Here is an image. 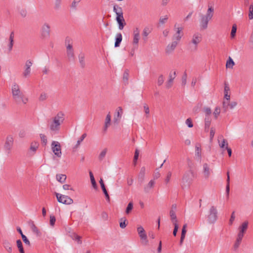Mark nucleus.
I'll return each instance as SVG.
<instances>
[{"instance_id": "nucleus-38", "label": "nucleus", "mask_w": 253, "mask_h": 253, "mask_svg": "<svg viewBox=\"0 0 253 253\" xmlns=\"http://www.w3.org/2000/svg\"><path fill=\"white\" fill-rule=\"evenodd\" d=\"M133 202H130L127 206V207L126 209V214H129L130 212L133 209Z\"/></svg>"}, {"instance_id": "nucleus-17", "label": "nucleus", "mask_w": 253, "mask_h": 253, "mask_svg": "<svg viewBox=\"0 0 253 253\" xmlns=\"http://www.w3.org/2000/svg\"><path fill=\"white\" fill-rule=\"evenodd\" d=\"M178 44L177 41H173L170 44L168 45L166 49V52L167 53H170L172 52Z\"/></svg>"}, {"instance_id": "nucleus-9", "label": "nucleus", "mask_w": 253, "mask_h": 253, "mask_svg": "<svg viewBox=\"0 0 253 253\" xmlns=\"http://www.w3.org/2000/svg\"><path fill=\"white\" fill-rule=\"evenodd\" d=\"M137 231L141 240L142 241V244L145 245H147L148 241L147 240V235L143 227L141 226L138 227Z\"/></svg>"}, {"instance_id": "nucleus-8", "label": "nucleus", "mask_w": 253, "mask_h": 253, "mask_svg": "<svg viewBox=\"0 0 253 253\" xmlns=\"http://www.w3.org/2000/svg\"><path fill=\"white\" fill-rule=\"evenodd\" d=\"M51 146L54 155L57 157L60 158L62 154L60 144L58 141H53Z\"/></svg>"}, {"instance_id": "nucleus-43", "label": "nucleus", "mask_w": 253, "mask_h": 253, "mask_svg": "<svg viewBox=\"0 0 253 253\" xmlns=\"http://www.w3.org/2000/svg\"><path fill=\"white\" fill-rule=\"evenodd\" d=\"M177 220H175V222H173V225H174V229L173 231V235L174 236H176L177 234V232L179 228L178 225L177 223Z\"/></svg>"}, {"instance_id": "nucleus-5", "label": "nucleus", "mask_w": 253, "mask_h": 253, "mask_svg": "<svg viewBox=\"0 0 253 253\" xmlns=\"http://www.w3.org/2000/svg\"><path fill=\"white\" fill-rule=\"evenodd\" d=\"M55 195L57 201L59 203L66 205H70L73 203V200L68 196L62 195L56 192H55Z\"/></svg>"}, {"instance_id": "nucleus-49", "label": "nucleus", "mask_w": 253, "mask_h": 253, "mask_svg": "<svg viewBox=\"0 0 253 253\" xmlns=\"http://www.w3.org/2000/svg\"><path fill=\"white\" fill-rule=\"evenodd\" d=\"M218 143H219V146L220 147V148H221L222 149L224 148L225 146H226V147L228 146V142H227V140L225 139H223V140L221 143H220V141L218 140Z\"/></svg>"}, {"instance_id": "nucleus-63", "label": "nucleus", "mask_w": 253, "mask_h": 253, "mask_svg": "<svg viewBox=\"0 0 253 253\" xmlns=\"http://www.w3.org/2000/svg\"><path fill=\"white\" fill-rule=\"evenodd\" d=\"M204 112L206 114V116H209L211 113V109L209 107H206L204 109Z\"/></svg>"}, {"instance_id": "nucleus-16", "label": "nucleus", "mask_w": 253, "mask_h": 253, "mask_svg": "<svg viewBox=\"0 0 253 253\" xmlns=\"http://www.w3.org/2000/svg\"><path fill=\"white\" fill-rule=\"evenodd\" d=\"M201 40L202 36L200 34L196 33L193 35L192 42L196 45L195 48V50L197 49V44L201 41Z\"/></svg>"}, {"instance_id": "nucleus-47", "label": "nucleus", "mask_w": 253, "mask_h": 253, "mask_svg": "<svg viewBox=\"0 0 253 253\" xmlns=\"http://www.w3.org/2000/svg\"><path fill=\"white\" fill-rule=\"evenodd\" d=\"M249 18L250 20L253 19V3L251 4L249 8Z\"/></svg>"}, {"instance_id": "nucleus-15", "label": "nucleus", "mask_w": 253, "mask_h": 253, "mask_svg": "<svg viewBox=\"0 0 253 253\" xmlns=\"http://www.w3.org/2000/svg\"><path fill=\"white\" fill-rule=\"evenodd\" d=\"M146 169L144 167L141 168L140 171L138 175V180L140 184H142L144 181Z\"/></svg>"}, {"instance_id": "nucleus-10", "label": "nucleus", "mask_w": 253, "mask_h": 253, "mask_svg": "<svg viewBox=\"0 0 253 253\" xmlns=\"http://www.w3.org/2000/svg\"><path fill=\"white\" fill-rule=\"evenodd\" d=\"M217 211L214 206H211L208 215V220L210 223H214L217 218Z\"/></svg>"}, {"instance_id": "nucleus-64", "label": "nucleus", "mask_w": 253, "mask_h": 253, "mask_svg": "<svg viewBox=\"0 0 253 253\" xmlns=\"http://www.w3.org/2000/svg\"><path fill=\"white\" fill-rule=\"evenodd\" d=\"M101 217L104 220H108V216L107 213L105 211H103L101 213Z\"/></svg>"}, {"instance_id": "nucleus-54", "label": "nucleus", "mask_w": 253, "mask_h": 253, "mask_svg": "<svg viewBox=\"0 0 253 253\" xmlns=\"http://www.w3.org/2000/svg\"><path fill=\"white\" fill-rule=\"evenodd\" d=\"M186 80H187V74L186 72H184L182 77V84L183 85H185L186 84Z\"/></svg>"}, {"instance_id": "nucleus-4", "label": "nucleus", "mask_w": 253, "mask_h": 253, "mask_svg": "<svg viewBox=\"0 0 253 253\" xmlns=\"http://www.w3.org/2000/svg\"><path fill=\"white\" fill-rule=\"evenodd\" d=\"M189 167L190 168L189 170L185 172L182 177L181 181V187L182 189L184 187H189L192 183L193 178L195 176V174L193 170H192L191 165L188 163Z\"/></svg>"}, {"instance_id": "nucleus-61", "label": "nucleus", "mask_w": 253, "mask_h": 253, "mask_svg": "<svg viewBox=\"0 0 253 253\" xmlns=\"http://www.w3.org/2000/svg\"><path fill=\"white\" fill-rule=\"evenodd\" d=\"M139 151L137 149H136L134 152V157H133L134 161H137V160L138 159V157H139Z\"/></svg>"}, {"instance_id": "nucleus-46", "label": "nucleus", "mask_w": 253, "mask_h": 253, "mask_svg": "<svg viewBox=\"0 0 253 253\" xmlns=\"http://www.w3.org/2000/svg\"><path fill=\"white\" fill-rule=\"evenodd\" d=\"M242 239H243V238L237 236V238L236 242L234 244V248L235 249H237L239 247L240 243H241Z\"/></svg>"}, {"instance_id": "nucleus-7", "label": "nucleus", "mask_w": 253, "mask_h": 253, "mask_svg": "<svg viewBox=\"0 0 253 253\" xmlns=\"http://www.w3.org/2000/svg\"><path fill=\"white\" fill-rule=\"evenodd\" d=\"M14 143L13 136L11 135H8L6 138L4 145V149L7 154L11 153V150L12 148Z\"/></svg>"}, {"instance_id": "nucleus-60", "label": "nucleus", "mask_w": 253, "mask_h": 253, "mask_svg": "<svg viewBox=\"0 0 253 253\" xmlns=\"http://www.w3.org/2000/svg\"><path fill=\"white\" fill-rule=\"evenodd\" d=\"M235 211H233L231 214V217H230V220H229V224L230 225H232V223H233V222L234 221V220H235Z\"/></svg>"}, {"instance_id": "nucleus-3", "label": "nucleus", "mask_w": 253, "mask_h": 253, "mask_svg": "<svg viewBox=\"0 0 253 253\" xmlns=\"http://www.w3.org/2000/svg\"><path fill=\"white\" fill-rule=\"evenodd\" d=\"M213 12L214 8L209 5L206 14L201 16L200 27L201 29L205 30L207 28L209 21L212 18Z\"/></svg>"}, {"instance_id": "nucleus-51", "label": "nucleus", "mask_w": 253, "mask_h": 253, "mask_svg": "<svg viewBox=\"0 0 253 253\" xmlns=\"http://www.w3.org/2000/svg\"><path fill=\"white\" fill-rule=\"evenodd\" d=\"M24 243L29 246H31V244L30 241H29L28 239L27 238V237L25 235H22V236L21 237Z\"/></svg>"}, {"instance_id": "nucleus-12", "label": "nucleus", "mask_w": 253, "mask_h": 253, "mask_svg": "<svg viewBox=\"0 0 253 253\" xmlns=\"http://www.w3.org/2000/svg\"><path fill=\"white\" fill-rule=\"evenodd\" d=\"M28 223L29 225L30 226L31 229L33 232H34L35 234H36V235L38 237H41L42 235V233L40 232V231L39 230V229L37 228V227L35 225L34 221L32 220H30Z\"/></svg>"}, {"instance_id": "nucleus-14", "label": "nucleus", "mask_w": 253, "mask_h": 253, "mask_svg": "<svg viewBox=\"0 0 253 253\" xmlns=\"http://www.w3.org/2000/svg\"><path fill=\"white\" fill-rule=\"evenodd\" d=\"M32 65V62L30 60H27L25 64V69L23 73V76L26 78L28 76H29L31 73V66Z\"/></svg>"}, {"instance_id": "nucleus-56", "label": "nucleus", "mask_w": 253, "mask_h": 253, "mask_svg": "<svg viewBox=\"0 0 253 253\" xmlns=\"http://www.w3.org/2000/svg\"><path fill=\"white\" fill-rule=\"evenodd\" d=\"M186 124L187 125V126L189 127H192L193 126V123H192V120L191 118H188L186 120Z\"/></svg>"}, {"instance_id": "nucleus-44", "label": "nucleus", "mask_w": 253, "mask_h": 253, "mask_svg": "<svg viewBox=\"0 0 253 253\" xmlns=\"http://www.w3.org/2000/svg\"><path fill=\"white\" fill-rule=\"evenodd\" d=\"M107 151V149L105 148L100 153V154H99V157H98L99 160L100 161L102 160V159L105 157V156L106 154Z\"/></svg>"}, {"instance_id": "nucleus-2", "label": "nucleus", "mask_w": 253, "mask_h": 253, "mask_svg": "<svg viewBox=\"0 0 253 253\" xmlns=\"http://www.w3.org/2000/svg\"><path fill=\"white\" fill-rule=\"evenodd\" d=\"M64 121V114L60 111L52 118V121L49 125L50 129L52 131H58L60 128V125Z\"/></svg>"}, {"instance_id": "nucleus-31", "label": "nucleus", "mask_w": 253, "mask_h": 253, "mask_svg": "<svg viewBox=\"0 0 253 253\" xmlns=\"http://www.w3.org/2000/svg\"><path fill=\"white\" fill-rule=\"evenodd\" d=\"M67 55L68 58V60L69 61H74L75 60V55L74 50H67Z\"/></svg>"}, {"instance_id": "nucleus-24", "label": "nucleus", "mask_w": 253, "mask_h": 253, "mask_svg": "<svg viewBox=\"0 0 253 253\" xmlns=\"http://www.w3.org/2000/svg\"><path fill=\"white\" fill-rule=\"evenodd\" d=\"M79 62L80 66L82 68H84L85 66V63L84 61V53L81 52L78 56Z\"/></svg>"}, {"instance_id": "nucleus-45", "label": "nucleus", "mask_w": 253, "mask_h": 253, "mask_svg": "<svg viewBox=\"0 0 253 253\" xmlns=\"http://www.w3.org/2000/svg\"><path fill=\"white\" fill-rule=\"evenodd\" d=\"M86 133H84L83 134H82V135L81 136V137L80 138V139L77 141V143L76 144V145H75V147H78V146H79L80 145V143H81V142H82L83 141V140L86 137Z\"/></svg>"}, {"instance_id": "nucleus-50", "label": "nucleus", "mask_w": 253, "mask_h": 253, "mask_svg": "<svg viewBox=\"0 0 253 253\" xmlns=\"http://www.w3.org/2000/svg\"><path fill=\"white\" fill-rule=\"evenodd\" d=\"M40 137L42 143L44 145H46L47 143V139L46 136L44 134H40Z\"/></svg>"}, {"instance_id": "nucleus-1", "label": "nucleus", "mask_w": 253, "mask_h": 253, "mask_svg": "<svg viewBox=\"0 0 253 253\" xmlns=\"http://www.w3.org/2000/svg\"><path fill=\"white\" fill-rule=\"evenodd\" d=\"M12 94L13 99L17 104L23 102L26 104L28 101V98L24 97L23 92L21 91L19 86L14 84L12 86Z\"/></svg>"}, {"instance_id": "nucleus-58", "label": "nucleus", "mask_w": 253, "mask_h": 253, "mask_svg": "<svg viewBox=\"0 0 253 253\" xmlns=\"http://www.w3.org/2000/svg\"><path fill=\"white\" fill-rule=\"evenodd\" d=\"M111 115H110V114L109 113L106 117V119H105V124H106V125H110V122H111Z\"/></svg>"}, {"instance_id": "nucleus-37", "label": "nucleus", "mask_w": 253, "mask_h": 253, "mask_svg": "<svg viewBox=\"0 0 253 253\" xmlns=\"http://www.w3.org/2000/svg\"><path fill=\"white\" fill-rule=\"evenodd\" d=\"M139 40V36L133 35L132 44H133V46H134V48H138Z\"/></svg>"}, {"instance_id": "nucleus-42", "label": "nucleus", "mask_w": 253, "mask_h": 253, "mask_svg": "<svg viewBox=\"0 0 253 253\" xmlns=\"http://www.w3.org/2000/svg\"><path fill=\"white\" fill-rule=\"evenodd\" d=\"M236 31H237V26L236 24H234L232 26V30H231V37L232 38H233L235 37V36L236 35Z\"/></svg>"}, {"instance_id": "nucleus-23", "label": "nucleus", "mask_w": 253, "mask_h": 253, "mask_svg": "<svg viewBox=\"0 0 253 253\" xmlns=\"http://www.w3.org/2000/svg\"><path fill=\"white\" fill-rule=\"evenodd\" d=\"M14 33L13 31H12L11 32V33L10 34L9 39V43L8 45V50L9 52H10L12 49L13 42H14Z\"/></svg>"}, {"instance_id": "nucleus-29", "label": "nucleus", "mask_w": 253, "mask_h": 253, "mask_svg": "<svg viewBox=\"0 0 253 253\" xmlns=\"http://www.w3.org/2000/svg\"><path fill=\"white\" fill-rule=\"evenodd\" d=\"M211 119L210 116H206L205 119V131H208L210 125H211Z\"/></svg>"}, {"instance_id": "nucleus-32", "label": "nucleus", "mask_w": 253, "mask_h": 253, "mask_svg": "<svg viewBox=\"0 0 253 253\" xmlns=\"http://www.w3.org/2000/svg\"><path fill=\"white\" fill-rule=\"evenodd\" d=\"M66 175L62 174H57L56 175V179L61 183H63L66 179Z\"/></svg>"}, {"instance_id": "nucleus-53", "label": "nucleus", "mask_w": 253, "mask_h": 253, "mask_svg": "<svg viewBox=\"0 0 253 253\" xmlns=\"http://www.w3.org/2000/svg\"><path fill=\"white\" fill-rule=\"evenodd\" d=\"M164 77L162 75H161L158 77V85L160 86L163 83H164Z\"/></svg>"}, {"instance_id": "nucleus-41", "label": "nucleus", "mask_w": 253, "mask_h": 253, "mask_svg": "<svg viewBox=\"0 0 253 253\" xmlns=\"http://www.w3.org/2000/svg\"><path fill=\"white\" fill-rule=\"evenodd\" d=\"M169 215L170 216L171 220H172L173 223V222H175V220H177L176 215L175 214V211L173 210H171L170 211Z\"/></svg>"}, {"instance_id": "nucleus-59", "label": "nucleus", "mask_w": 253, "mask_h": 253, "mask_svg": "<svg viewBox=\"0 0 253 253\" xmlns=\"http://www.w3.org/2000/svg\"><path fill=\"white\" fill-rule=\"evenodd\" d=\"M230 91V87L229 86L228 84L226 83H224V93H228V91Z\"/></svg>"}, {"instance_id": "nucleus-26", "label": "nucleus", "mask_w": 253, "mask_h": 253, "mask_svg": "<svg viewBox=\"0 0 253 253\" xmlns=\"http://www.w3.org/2000/svg\"><path fill=\"white\" fill-rule=\"evenodd\" d=\"M227 180H226V193L227 198H229V194L230 191V176H229V172L228 171L227 172Z\"/></svg>"}, {"instance_id": "nucleus-6", "label": "nucleus", "mask_w": 253, "mask_h": 253, "mask_svg": "<svg viewBox=\"0 0 253 253\" xmlns=\"http://www.w3.org/2000/svg\"><path fill=\"white\" fill-rule=\"evenodd\" d=\"M50 26L47 23H44L41 29V37L42 39H48L50 36Z\"/></svg>"}, {"instance_id": "nucleus-22", "label": "nucleus", "mask_w": 253, "mask_h": 253, "mask_svg": "<svg viewBox=\"0 0 253 253\" xmlns=\"http://www.w3.org/2000/svg\"><path fill=\"white\" fill-rule=\"evenodd\" d=\"M186 227H187V224H184L182 227L181 237H180V242H179V244L180 246H181L182 245L184 239H185V235H186V231H187L186 229Z\"/></svg>"}, {"instance_id": "nucleus-55", "label": "nucleus", "mask_w": 253, "mask_h": 253, "mask_svg": "<svg viewBox=\"0 0 253 253\" xmlns=\"http://www.w3.org/2000/svg\"><path fill=\"white\" fill-rule=\"evenodd\" d=\"M196 155L199 157V159H200L201 158V149L199 147L197 146V145L196 146Z\"/></svg>"}, {"instance_id": "nucleus-39", "label": "nucleus", "mask_w": 253, "mask_h": 253, "mask_svg": "<svg viewBox=\"0 0 253 253\" xmlns=\"http://www.w3.org/2000/svg\"><path fill=\"white\" fill-rule=\"evenodd\" d=\"M70 39L69 37H66L65 39V43L68 44L67 45V50H74L73 48V46L72 43H70Z\"/></svg>"}, {"instance_id": "nucleus-19", "label": "nucleus", "mask_w": 253, "mask_h": 253, "mask_svg": "<svg viewBox=\"0 0 253 253\" xmlns=\"http://www.w3.org/2000/svg\"><path fill=\"white\" fill-rule=\"evenodd\" d=\"M155 184L154 179L151 180L144 187V191L146 193H148L152 189Z\"/></svg>"}, {"instance_id": "nucleus-40", "label": "nucleus", "mask_w": 253, "mask_h": 253, "mask_svg": "<svg viewBox=\"0 0 253 253\" xmlns=\"http://www.w3.org/2000/svg\"><path fill=\"white\" fill-rule=\"evenodd\" d=\"M129 77V70L126 69L123 74V81L127 84Z\"/></svg>"}, {"instance_id": "nucleus-57", "label": "nucleus", "mask_w": 253, "mask_h": 253, "mask_svg": "<svg viewBox=\"0 0 253 253\" xmlns=\"http://www.w3.org/2000/svg\"><path fill=\"white\" fill-rule=\"evenodd\" d=\"M56 221V218L54 215L50 216V224L51 226H54Z\"/></svg>"}, {"instance_id": "nucleus-27", "label": "nucleus", "mask_w": 253, "mask_h": 253, "mask_svg": "<svg viewBox=\"0 0 253 253\" xmlns=\"http://www.w3.org/2000/svg\"><path fill=\"white\" fill-rule=\"evenodd\" d=\"M3 246L5 249L9 253H11L12 251L11 244L7 240H4L3 242Z\"/></svg>"}, {"instance_id": "nucleus-62", "label": "nucleus", "mask_w": 253, "mask_h": 253, "mask_svg": "<svg viewBox=\"0 0 253 253\" xmlns=\"http://www.w3.org/2000/svg\"><path fill=\"white\" fill-rule=\"evenodd\" d=\"M81 1V0H74L72 3L71 7L76 9L77 5Z\"/></svg>"}, {"instance_id": "nucleus-11", "label": "nucleus", "mask_w": 253, "mask_h": 253, "mask_svg": "<svg viewBox=\"0 0 253 253\" xmlns=\"http://www.w3.org/2000/svg\"><path fill=\"white\" fill-rule=\"evenodd\" d=\"M248 227V222L245 221L243 222L242 225L239 227V232L237 236L243 238L244 237V234L246 232L247 228Z\"/></svg>"}, {"instance_id": "nucleus-34", "label": "nucleus", "mask_w": 253, "mask_h": 253, "mask_svg": "<svg viewBox=\"0 0 253 253\" xmlns=\"http://www.w3.org/2000/svg\"><path fill=\"white\" fill-rule=\"evenodd\" d=\"M89 176L90 178L91 183L92 184L93 187L95 189H96L97 188V184L94 177L93 174L91 171H89Z\"/></svg>"}, {"instance_id": "nucleus-36", "label": "nucleus", "mask_w": 253, "mask_h": 253, "mask_svg": "<svg viewBox=\"0 0 253 253\" xmlns=\"http://www.w3.org/2000/svg\"><path fill=\"white\" fill-rule=\"evenodd\" d=\"M234 64L235 63L233 59L230 57H229L228 59L227 60L226 64V68H232Z\"/></svg>"}, {"instance_id": "nucleus-28", "label": "nucleus", "mask_w": 253, "mask_h": 253, "mask_svg": "<svg viewBox=\"0 0 253 253\" xmlns=\"http://www.w3.org/2000/svg\"><path fill=\"white\" fill-rule=\"evenodd\" d=\"M69 236L73 239L76 240L78 244H81L82 242L81 240V237L78 235L76 233L73 232L69 234Z\"/></svg>"}, {"instance_id": "nucleus-35", "label": "nucleus", "mask_w": 253, "mask_h": 253, "mask_svg": "<svg viewBox=\"0 0 253 253\" xmlns=\"http://www.w3.org/2000/svg\"><path fill=\"white\" fill-rule=\"evenodd\" d=\"M150 33V31L148 27H145L143 29V33H142V36L143 39L144 41H147V36L149 35V34Z\"/></svg>"}, {"instance_id": "nucleus-25", "label": "nucleus", "mask_w": 253, "mask_h": 253, "mask_svg": "<svg viewBox=\"0 0 253 253\" xmlns=\"http://www.w3.org/2000/svg\"><path fill=\"white\" fill-rule=\"evenodd\" d=\"M122 41V35L121 33H119L116 35L115 38V47H119L121 44V42Z\"/></svg>"}, {"instance_id": "nucleus-52", "label": "nucleus", "mask_w": 253, "mask_h": 253, "mask_svg": "<svg viewBox=\"0 0 253 253\" xmlns=\"http://www.w3.org/2000/svg\"><path fill=\"white\" fill-rule=\"evenodd\" d=\"M229 102H230V101H227V100H226V101L224 100L223 101V103H222L223 109H224V112H226L227 110Z\"/></svg>"}, {"instance_id": "nucleus-48", "label": "nucleus", "mask_w": 253, "mask_h": 253, "mask_svg": "<svg viewBox=\"0 0 253 253\" xmlns=\"http://www.w3.org/2000/svg\"><path fill=\"white\" fill-rule=\"evenodd\" d=\"M220 113V107H216L215 108L214 111L213 112V115H214V118L215 119H216L217 118L218 116L219 115Z\"/></svg>"}, {"instance_id": "nucleus-21", "label": "nucleus", "mask_w": 253, "mask_h": 253, "mask_svg": "<svg viewBox=\"0 0 253 253\" xmlns=\"http://www.w3.org/2000/svg\"><path fill=\"white\" fill-rule=\"evenodd\" d=\"M39 144L38 143V142L36 141L32 142L31 143L30 147V151L32 152V156L34 155L35 154L37 150L39 147Z\"/></svg>"}, {"instance_id": "nucleus-20", "label": "nucleus", "mask_w": 253, "mask_h": 253, "mask_svg": "<svg viewBox=\"0 0 253 253\" xmlns=\"http://www.w3.org/2000/svg\"><path fill=\"white\" fill-rule=\"evenodd\" d=\"M212 170L210 169L209 166L208 164L205 163L203 165V173L205 178H207L209 177L211 172Z\"/></svg>"}, {"instance_id": "nucleus-30", "label": "nucleus", "mask_w": 253, "mask_h": 253, "mask_svg": "<svg viewBox=\"0 0 253 253\" xmlns=\"http://www.w3.org/2000/svg\"><path fill=\"white\" fill-rule=\"evenodd\" d=\"M16 246L20 253H25L22 242L20 239L16 241Z\"/></svg>"}, {"instance_id": "nucleus-13", "label": "nucleus", "mask_w": 253, "mask_h": 253, "mask_svg": "<svg viewBox=\"0 0 253 253\" xmlns=\"http://www.w3.org/2000/svg\"><path fill=\"white\" fill-rule=\"evenodd\" d=\"M116 20L119 25V29H123L124 27L126 25L123 15L120 16V15H119V16H116Z\"/></svg>"}, {"instance_id": "nucleus-33", "label": "nucleus", "mask_w": 253, "mask_h": 253, "mask_svg": "<svg viewBox=\"0 0 253 253\" xmlns=\"http://www.w3.org/2000/svg\"><path fill=\"white\" fill-rule=\"evenodd\" d=\"M128 222L126 220V217H122L120 220V227L124 229L125 228L127 225Z\"/></svg>"}, {"instance_id": "nucleus-18", "label": "nucleus", "mask_w": 253, "mask_h": 253, "mask_svg": "<svg viewBox=\"0 0 253 253\" xmlns=\"http://www.w3.org/2000/svg\"><path fill=\"white\" fill-rule=\"evenodd\" d=\"M176 75V71H174L173 73H170L169 74V80L166 84V87L168 88H170L172 84L173 81L175 79Z\"/></svg>"}]
</instances>
